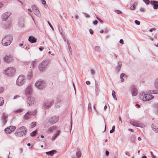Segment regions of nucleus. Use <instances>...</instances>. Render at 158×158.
I'll return each instance as SVG.
<instances>
[{"label": "nucleus", "mask_w": 158, "mask_h": 158, "mask_svg": "<svg viewBox=\"0 0 158 158\" xmlns=\"http://www.w3.org/2000/svg\"><path fill=\"white\" fill-rule=\"evenodd\" d=\"M150 92H152L151 91L149 92H142L140 94V98L143 101L145 102L150 101L154 98V96L151 95L150 94Z\"/></svg>", "instance_id": "nucleus-1"}, {"label": "nucleus", "mask_w": 158, "mask_h": 158, "mask_svg": "<svg viewBox=\"0 0 158 158\" xmlns=\"http://www.w3.org/2000/svg\"><path fill=\"white\" fill-rule=\"evenodd\" d=\"M27 129L24 127H21L17 129L15 135L17 136L22 137L24 136L27 133Z\"/></svg>", "instance_id": "nucleus-2"}, {"label": "nucleus", "mask_w": 158, "mask_h": 158, "mask_svg": "<svg viewBox=\"0 0 158 158\" xmlns=\"http://www.w3.org/2000/svg\"><path fill=\"white\" fill-rule=\"evenodd\" d=\"M13 40L12 37L9 35H7L2 40V45L7 46L10 45Z\"/></svg>", "instance_id": "nucleus-3"}, {"label": "nucleus", "mask_w": 158, "mask_h": 158, "mask_svg": "<svg viewBox=\"0 0 158 158\" xmlns=\"http://www.w3.org/2000/svg\"><path fill=\"white\" fill-rule=\"evenodd\" d=\"M4 73L9 76H12L14 75L15 73V69L12 67L7 68L4 72Z\"/></svg>", "instance_id": "nucleus-4"}, {"label": "nucleus", "mask_w": 158, "mask_h": 158, "mask_svg": "<svg viewBox=\"0 0 158 158\" xmlns=\"http://www.w3.org/2000/svg\"><path fill=\"white\" fill-rule=\"evenodd\" d=\"M25 78L24 76L20 75L18 77L16 81V85L19 86L23 85L25 82Z\"/></svg>", "instance_id": "nucleus-5"}, {"label": "nucleus", "mask_w": 158, "mask_h": 158, "mask_svg": "<svg viewBox=\"0 0 158 158\" xmlns=\"http://www.w3.org/2000/svg\"><path fill=\"white\" fill-rule=\"evenodd\" d=\"M54 101L53 100L50 99L45 101L43 105L44 109H48L53 105Z\"/></svg>", "instance_id": "nucleus-6"}, {"label": "nucleus", "mask_w": 158, "mask_h": 158, "mask_svg": "<svg viewBox=\"0 0 158 158\" xmlns=\"http://www.w3.org/2000/svg\"><path fill=\"white\" fill-rule=\"evenodd\" d=\"M48 64L47 61H44L40 63L39 64V69L40 71L42 72L45 70Z\"/></svg>", "instance_id": "nucleus-7"}, {"label": "nucleus", "mask_w": 158, "mask_h": 158, "mask_svg": "<svg viewBox=\"0 0 158 158\" xmlns=\"http://www.w3.org/2000/svg\"><path fill=\"white\" fill-rule=\"evenodd\" d=\"M48 121L52 124H53L56 123L59 120V117L56 115L52 116L48 118Z\"/></svg>", "instance_id": "nucleus-8"}, {"label": "nucleus", "mask_w": 158, "mask_h": 158, "mask_svg": "<svg viewBox=\"0 0 158 158\" xmlns=\"http://www.w3.org/2000/svg\"><path fill=\"white\" fill-rule=\"evenodd\" d=\"M35 86L38 89H42L45 86V82L42 80H38L35 83Z\"/></svg>", "instance_id": "nucleus-9"}, {"label": "nucleus", "mask_w": 158, "mask_h": 158, "mask_svg": "<svg viewBox=\"0 0 158 158\" xmlns=\"http://www.w3.org/2000/svg\"><path fill=\"white\" fill-rule=\"evenodd\" d=\"M36 113V111L35 110L32 111H29L27 112L24 115V118L25 119H28L31 117L32 115L33 116L35 115Z\"/></svg>", "instance_id": "nucleus-10"}, {"label": "nucleus", "mask_w": 158, "mask_h": 158, "mask_svg": "<svg viewBox=\"0 0 158 158\" xmlns=\"http://www.w3.org/2000/svg\"><path fill=\"white\" fill-rule=\"evenodd\" d=\"M32 11L35 15L38 17H40L41 16V14L40 11L38 9L37 6H32Z\"/></svg>", "instance_id": "nucleus-11"}, {"label": "nucleus", "mask_w": 158, "mask_h": 158, "mask_svg": "<svg viewBox=\"0 0 158 158\" xmlns=\"http://www.w3.org/2000/svg\"><path fill=\"white\" fill-rule=\"evenodd\" d=\"M11 15V13L10 12H6L3 14L1 16L2 20L6 21Z\"/></svg>", "instance_id": "nucleus-12"}, {"label": "nucleus", "mask_w": 158, "mask_h": 158, "mask_svg": "<svg viewBox=\"0 0 158 158\" xmlns=\"http://www.w3.org/2000/svg\"><path fill=\"white\" fill-rule=\"evenodd\" d=\"M27 101L28 106H30L34 104L35 100L33 97H29L27 98Z\"/></svg>", "instance_id": "nucleus-13"}, {"label": "nucleus", "mask_w": 158, "mask_h": 158, "mask_svg": "<svg viewBox=\"0 0 158 158\" xmlns=\"http://www.w3.org/2000/svg\"><path fill=\"white\" fill-rule=\"evenodd\" d=\"M4 61L5 62L9 63L13 60V58L10 55H6L3 58Z\"/></svg>", "instance_id": "nucleus-14"}, {"label": "nucleus", "mask_w": 158, "mask_h": 158, "mask_svg": "<svg viewBox=\"0 0 158 158\" xmlns=\"http://www.w3.org/2000/svg\"><path fill=\"white\" fill-rule=\"evenodd\" d=\"M16 128L15 127L10 126L5 129V131L7 133H10L11 132L14 131Z\"/></svg>", "instance_id": "nucleus-15"}, {"label": "nucleus", "mask_w": 158, "mask_h": 158, "mask_svg": "<svg viewBox=\"0 0 158 158\" xmlns=\"http://www.w3.org/2000/svg\"><path fill=\"white\" fill-rule=\"evenodd\" d=\"M32 91V86L31 85L28 86L26 89L25 92V94L28 95L31 94Z\"/></svg>", "instance_id": "nucleus-16"}, {"label": "nucleus", "mask_w": 158, "mask_h": 158, "mask_svg": "<svg viewBox=\"0 0 158 158\" xmlns=\"http://www.w3.org/2000/svg\"><path fill=\"white\" fill-rule=\"evenodd\" d=\"M150 3L153 5V8L154 9L156 10L158 9V1H152L150 2Z\"/></svg>", "instance_id": "nucleus-17"}, {"label": "nucleus", "mask_w": 158, "mask_h": 158, "mask_svg": "<svg viewBox=\"0 0 158 158\" xmlns=\"http://www.w3.org/2000/svg\"><path fill=\"white\" fill-rule=\"evenodd\" d=\"M8 117V115L7 114L5 113H3L2 116V118H3V122L4 124H5L7 122V118Z\"/></svg>", "instance_id": "nucleus-18"}, {"label": "nucleus", "mask_w": 158, "mask_h": 158, "mask_svg": "<svg viewBox=\"0 0 158 158\" xmlns=\"http://www.w3.org/2000/svg\"><path fill=\"white\" fill-rule=\"evenodd\" d=\"M151 127L155 132L158 133V126H157L155 124H152Z\"/></svg>", "instance_id": "nucleus-19"}, {"label": "nucleus", "mask_w": 158, "mask_h": 158, "mask_svg": "<svg viewBox=\"0 0 158 158\" xmlns=\"http://www.w3.org/2000/svg\"><path fill=\"white\" fill-rule=\"evenodd\" d=\"M36 38L32 36H30L29 37L28 40L31 43H34L36 42Z\"/></svg>", "instance_id": "nucleus-20"}, {"label": "nucleus", "mask_w": 158, "mask_h": 158, "mask_svg": "<svg viewBox=\"0 0 158 158\" xmlns=\"http://www.w3.org/2000/svg\"><path fill=\"white\" fill-rule=\"evenodd\" d=\"M19 26L20 27H23L24 25V20L23 19H21L19 20Z\"/></svg>", "instance_id": "nucleus-21"}, {"label": "nucleus", "mask_w": 158, "mask_h": 158, "mask_svg": "<svg viewBox=\"0 0 158 158\" xmlns=\"http://www.w3.org/2000/svg\"><path fill=\"white\" fill-rule=\"evenodd\" d=\"M137 92L138 91L137 88H134L132 89L131 90V93L133 96H136L137 95Z\"/></svg>", "instance_id": "nucleus-22"}, {"label": "nucleus", "mask_w": 158, "mask_h": 158, "mask_svg": "<svg viewBox=\"0 0 158 158\" xmlns=\"http://www.w3.org/2000/svg\"><path fill=\"white\" fill-rule=\"evenodd\" d=\"M60 132V130H58L56 132V133L53 135L51 139L52 141L54 140L55 139L56 137L59 135Z\"/></svg>", "instance_id": "nucleus-23"}, {"label": "nucleus", "mask_w": 158, "mask_h": 158, "mask_svg": "<svg viewBox=\"0 0 158 158\" xmlns=\"http://www.w3.org/2000/svg\"><path fill=\"white\" fill-rule=\"evenodd\" d=\"M127 76L124 73H122L120 75V78L122 82H123L124 81V78H127Z\"/></svg>", "instance_id": "nucleus-24"}, {"label": "nucleus", "mask_w": 158, "mask_h": 158, "mask_svg": "<svg viewBox=\"0 0 158 158\" xmlns=\"http://www.w3.org/2000/svg\"><path fill=\"white\" fill-rule=\"evenodd\" d=\"M132 123H133V124H132V125L134 126L139 127H142V124L141 123H139L136 122H132Z\"/></svg>", "instance_id": "nucleus-25"}, {"label": "nucleus", "mask_w": 158, "mask_h": 158, "mask_svg": "<svg viewBox=\"0 0 158 158\" xmlns=\"http://www.w3.org/2000/svg\"><path fill=\"white\" fill-rule=\"evenodd\" d=\"M32 76V74L31 70H30L29 72L28 73L27 75V78L30 80V79Z\"/></svg>", "instance_id": "nucleus-26"}, {"label": "nucleus", "mask_w": 158, "mask_h": 158, "mask_svg": "<svg viewBox=\"0 0 158 158\" xmlns=\"http://www.w3.org/2000/svg\"><path fill=\"white\" fill-rule=\"evenodd\" d=\"M56 128V127L53 126L50 127L48 129V131L51 132L54 131Z\"/></svg>", "instance_id": "nucleus-27"}, {"label": "nucleus", "mask_w": 158, "mask_h": 158, "mask_svg": "<svg viewBox=\"0 0 158 158\" xmlns=\"http://www.w3.org/2000/svg\"><path fill=\"white\" fill-rule=\"evenodd\" d=\"M81 152L80 150L78 149L77 150L76 156L77 158H80L81 156Z\"/></svg>", "instance_id": "nucleus-28"}, {"label": "nucleus", "mask_w": 158, "mask_h": 158, "mask_svg": "<svg viewBox=\"0 0 158 158\" xmlns=\"http://www.w3.org/2000/svg\"><path fill=\"white\" fill-rule=\"evenodd\" d=\"M54 151L53 150H52L49 152H46V153L48 155L52 156L54 154Z\"/></svg>", "instance_id": "nucleus-29"}, {"label": "nucleus", "mask_w": 158, "mask_h": 158, "mask_svg": "<svg viewBox=\"0 0 158 158\" xmlns=\"http://www.w3.org/2000/svg\"><path fill=\"white\" fill-rule=\"evenodd\" d=\"M4 103V100L3 98L0 97V106H2Z\"/></svg>", "instance_id": "nucleus-30"}, {"label": "nucleus", "mask_w": 158, "mask_h": 158, "mask_svg": "<svg viewBox=\"0 0 158 158\" xmlns=\"http://www.w3.org/2000/svg\"><path fill=\"white\" fill-rule=\"evenodd\" d=\"M155 86L156 89H158V79L155 81Z\"/></svg>", "instance_id": "nucleus-31"}, {"label": "nucleus", "mask_w": 158, "mask_h": 158, "mask_svg": "<svg viewBox=\"0 0 158 158\" xmlns=\"http://www.w3.org/2000/svg\"><path fill=\"white\" fill-rule=\"evenodd\" d=\"M37 132V129L35 130V131H33L32 132H31L30 134V135L31 136H33L35 135V134Z\"/></svg>", "instance_id": "nucleus-32"}, {"label": "nucleus", "mask_w": 158, "mask_h": 158, "mask_svg": "<svg viewBox=\"0 0 158 158\" xmlns=\"http://www.w3.org/2000/svg\"><path fill=\"white\" fill-rule=\"evenodd\" d=\"M36 125V123L35 122H32V123L31 124L30 126L31 128H33L35 127Z\"/></svg>", "instance_id": "nucleus-33"}, {"label": "nucleus", "mask_w": 158, "mask_h": 158, "mask_svg": "<svg viewBox=\"0 0 158 158\" xmlns=\"http://www.w3.org/2000/svg\"><path fill=\"white\" fill-rule=\"evenodd\" d=\"M88 109L89 112H91L92 110L91 105L90 103L88 104Z\"/></svg>", "instance_id": "nucleus-34"}, {"label": "nucleus", "mask_w": 158, "mask_h": 158, "mask_svg": "<svg viewBox=\"0 0 158 158\" xmlns=\"http://www.w3.org/2000/svg\"><path fill=\"white\" fill-rule=\"evenodd\" d=\"M95 51L99 52L101 50V49L99 46H96L95 48Z\"/></svg>", "instance_id": "nucleus-35"}, {"label": "nucleus", "mask_w": 158, "mask_h": 158, "mask_svg": "<svg viewBox=\"0 0 158 158\" xmlns=\"http://www.w3.org/2000/svg\"><path fill=\"white\" fill-rule=\"evenodd\" d=\"M115 127L114 126H113V127H112V129L110 131V133H113V132H114V131H115Z\"/></svg>", "instance_id": "nucleus-36"}, {"label": "nucleus", "mask_w": 158, "mask_h": 158, "mask_svg": "<svg viewBox=\"0 0 158 158\" xmlns=\"http://www.w3.org/2000/svg\"><path fill=\"white\" fill-rule=\"evenodd\" d=\"M67 44H68L69 49V51H70L71 49V47H70V44H69V41L68 40H67Z\"/></svg>", "instance_id": "nucleus-37"}, {"label": "nucleus", "mask_w": 158, "mask_h": 158, "mask_svg": "<svg viewBox=\"0 0 158 158\" xmlns=\"http://www.w3.org/2000/svg\"><path fill=\"white\" fill-rule=\"evenodd\" d=\"M97 82H96V81H95V85H96V93H98V92H99V90H98V88H97Z\"/></svg>", "instance_id": "nucleus-38"}, {"label": "nucleus", "mask_w": 158, "mask_h": 158, "mask_svg": "<svg viewBox=\"0 0 158 158\" xmlns=\"http://www.w3.org/2000/svg\"><path fill=\"white\" fill-rule=\"evenodd\" d=\"M90 72H91V73L92 75H94L95 74V72L94 69H91L90 70Z\"/></svg>", "instance_id": "nucleus-39"}, {"label": "nucleus", "mask_w": 158, "mask_h": 158, "mask_svg": "<svg viewBox=\"0 0 158 158\" xmlns=\"http://www.w3.org/2000/svg\"><path fill=\"white\" fill-rule=\"evenodd\" d=\"M150 93L153 94H158V91H152V92H150Z\"/></svg>", "instance_id": "nucleus-40"}, {"label": "nucleus", "mask_w": 158, "mask_h": 158, "mask_svg": "<svg viewBox=\"0 0 158 158\" xmlns=\"http://www.w3.org/2000/svg\"><path fill=\"white\" fill-rule=\"evenodd\" d=\"M143 1L147 5H148L149 3V0H143Z\"/></svg>", "instance_id": "nucleus-41"}, {"label": "nucleus", "mask_w": 158, "mask_h": 158, "mask_svg": "<svg viewBox=\"0 0 158 158\" xmlns=\"http://www.w3.org/2000/svg\"><path fill=\"white\" fill-rule=\"evenodd\" d=\"M135 23L137 25H139L140 24V22L138 20H135Z\"/></svg>", "instance_id": "nucleus-42"}, {"label": "nucleus", "mask_w": 158, "mask_h": 158, "mask_svg": "<svg viewBox=\"0 0 158 158\" xmlns=\"http://www.w3.org/2000/svg\"><path fill=\"white\" fill-rule=\"evenodd\" d=\"M115 12L118 14L121 13V12L119 10H115Z\"/></svg>", "instance_id": "nucleus-43"}, {"label": "nucleus", "mask_w": 158, "mask_h": 158, "mask_svg": "<svg viewBox=\"0 0 158 158\" xmlns=\"http://www.w3.org/2000/svg\"><path fill=\"white\" fill-rule=\"evenodd\" d=\"M23 109H20L17 110H16V112L18 113L20 112L23 111Z\"/></svg>", "instance_id": "nucleus-44"}, {"label": "nucleus", "mask_w": 158, "mask_h": 158, "mask_svg": "<svg viewBox=\"0 0 158 158\" xmlns=\"http://www.w3.org/2000/svg\"><path fill=\"white\" fill-rule=\"evenodd\" d=\"M118 66L120 67L122 65V62L120 61H118Z\"/></svg>", "instance_id": "nucleus-45"}, {"label": "nucleus", "mask_w": 158, "mask_h": 158, "mask_svg": "<svg viewBox=\"0 0 158 158\" xmlns=\"http://www.w3.org/2000/svg\"><path fill=\"white\" fill-rule=\"evenodd\" d=\"M48 24H49V25L50 27L52 29V30L53 31L54 29H53L52 25L51 24L49 23V22L48 21Z\"/></svg>", "instance_id": "nucleus-46"}, {"label": "nucleus", "mask_w": 158, "mask_h": 158, "mask_svg": "<svg viewBox=\"0 0 158 158\" xmlns=\"http://www.w3.org/2000/svg\"><path fill=\"white\" fill-rule=\"evenodd\" d=\"M28 14L31 17L32 19L33 20L34 22L35 23V20H34V19L33 18L32 15L31 14L30 12H28Z\"/></svg>", "instance_id": "nucleus-47"}, {"label": "nucleus", "mask_w": 158, "mask_h": 158, "mask_svg": "<svg viewBox=\"0 0 158 158\" xmlns=\"http://www.w3.org/2000/svg\"><path fill=\"white\" fill-rule=\"evenodd\" d=\"M4 5L2 2H0V9L4 6Z\"/></svg>", "instance_id": "nucleus-48"}, {"label": "nucleus", "mask_w": 158, "mask_h": 158, "mask_svg": "<svg viewBox=\"0 0 158 158\" xmlns=\"http://www.w3.org/2000/svg\"><path fill=\"white\" fill-rule=\"evenodd\" d=\"M119 43H120L122 44H124V42H123V39H120V40Z\"/></svg>", "instance_id": "nucleus-49"}, {"label": "nucleus", "mask_w": 158, "mask_h": 158, "mask_svg": "<svg viewBox=\"0 0 158 158\" xmlns=\"http://www.w3.org/2000/svg\"><path fill=\"white\" fill-rule=\"evenodd\" d=\"M60 34L62 35V36L63 37L64 41H66L65 38H64V35H63V33L62 32H60Z\"/></svg>", "instance_id": "nucleus-50"}, {"label": "nucleus", "mask_w": 158, "mask_h": 158, "mask_svg": "<svg viewBox=\"0 0 158 158\" xmlns=\"http://www.w3.org/2000/svg\"><path fill=\"white\" fill-rule=\"evenodd\" d=\"M135 9V6L133 5L130 7V9L131 10H133Z\"/></svg>", "instance_id": "nucleus-51"}, {"label": "nucleus", "mask_w": 158, "mask_h": 158, "mask_svg": "<svg viewBox=\"0 0 158 158\" xmlns=\"http://www.w3.org/2000/svg\"><path fill=\"white\" fill-rule=\"evenodd\" d=\"M4 89L2 88H0V94L3 92Z\"/></svg>", "instance_id": "nucleus-52"}, {"label": "nucleus", "mask_w": 158, "mask_h": 158, "mask_svg": "<svg viewBox=\"0 0 158 158\" xmlns=\"http://www.w3.org/2000/svg\"><path fill=\"white\" fill-rule=\"evenodd\" d=\"M41 0L42 1V3L43 5H45L46 4V2L45 0Z\"/></svg>", "instance_id": "nucleus-53"}, {"label": "nucleus", "mask_w": 158, "mask_h": 158, "mask_svg": "<svg viewBox=\"0 0 158 158\" xmlns=\"http://www.w3.org/2000/svg\"><path fill=\"white\" fill-rule=\"evenodd\" d=\"M98 23V21L97 20H95L93 22V24L94 25H96Z\"/></svg>", "instance_id": "nucleus-54"}, {"label": "nucleus", "mask_w": 158, "mask_h": 158, "mask_svg": "<svg viewBox=\"0 0 158 158\" xmlns=\"http://www.w3.org/2000/svg\"><path fill=\"white\" fill-rule=\"evenodd\" d=\"M84 14L86 16V17L87 18H89V15L88 14H87L86 13H84Z\"/></svg>", "instance_id": "nucleus-55"}, {"label": "nucleus", "mask_w": 158, "mask_h": 158, "mask_svg": "<svg viewBox=\"0 0 158 158\" xmlns=\"http://www.w3.org/2000/svg\"><path fill=\"white\" fill-rule=\"evenodd\" d=\"M140 11L142 12H144L145 11V10L144 8H141L140 9Z\"/></svg>", "instance_id": "nucleus-56"}, {"label": "nucleus", "mask_w": 158, "mask_h": 158, "mask_svg": "<svg viewBox=\"0 0 158 158\" xmlns=\"http://www.w3.org/2000/svg\"><path fill=\"white\" fill-rule=\"evenodd\" d=\"M112 96L115 95V92L114 90H112Z\"/></svg>", "instance_id": "nucleus-57"}, {"label": "nucleus", "mask_w": 158, "mask_h": 158, "mask_svg": "<svg viewBox=\"0 0 158 158\" xmlns=\"http://www.w3.org/2000/svg\"><path fill=\"white\" fill-rule=\"evenodd\" d=\"M89 32L91 34H92L93 33L94 31L91 29H89Z\"/></svg>", "instance_id": "nucleus-58"}, {"label": "nucleus", "mask_w": 158, "mask_h": 158, "mask_svg": "<svg viewBox=\"0 0 158 158\" xmlns=\"http://www.w3.org/2000/svg\"><path fill=\"white\" fill-rule=\"evenodd\" d=\"M112 96L115 100H117V98L116 97L115 95H113V96Z\"/></svg>", "instance_id": "nucleus-59"}, {"label": "nucleus", "mask_w": 158, "mask_h": 158, "mask_svg": "<svg viewBox=\"0 0 158 158\" xmlns=\"http://www.w3.org/2000/svg\"><path fill=\"white\" fill-rule=\"evenodd\" d=\"M86 83L88 85H89L90 84V82L89 81H86Z\"/></svg>", "instance_id": "nucleus-60"}, {"label": "nucleus", "mask_w": 158, "mask_h": 158, "mask_svg": "<svg viewBox=\"0 0 158 158\" xmlns=\"http://www.w3.org/2000/svg\"><path fill=\"white\" fill-rule=\"evenodd\" d=\"M23 45V43H20L19 44V46L20 47H22Z\"/></svg>", "instance_id": "nucleus-61"}, {"label": "nucleus", "mask_w": 158, "mask_h": 158, "mask_svg": "<svg viewBox=\"0 0 158 158\" xmlns=\"http://www.w3.org/2000/svg\"><path fill=\"white\" fill-rule=\"evenodd\" d=\"M109 152L108 151H106V156H107L109 155Z\"/></svg>", "instance_id": "nucleus-62"}, {"label": "nucleus", "mask_w": 158, "mask_h": 158, "mask_svg": "<svg viewBox=\"0 0 158 158\" xmlns=\"http://www.w3.org/2000/svg\"><path fill=\"white\" fill-rule=\"evenodd\" d=\"M154 30H155V29H154V28H152V29H150L149 31H150L151 32H152V31H154Z\"/></svg>", "instance_id": "nucleus-63"}, {"label": "nucleus", "mask_w": 158, "mask_h": 158, "mask_svg": "<svg viewBox=\"0 0 158 158\" xmlns=\"http://www.w3.org/2000/svg\"><path fill=\"white\" fill-rule=\"evenodd\" d=\"M155 106L157 108V113L158 114V104H155Z\"/></svg>", "instance_id": "nucleus-64"}]
</instances>
